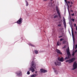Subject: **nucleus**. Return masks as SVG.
Listing matches in <instances>:
<instances>
[{
  "instance_id": "34",
  "label": "nucleus",
  "mask_w": 77,
  "mask_h": 77,
  "mask_svg": "<svg viewBox=\"0 0 77 77\" xmlns=\"http://www.w3.org/2000/svg\"><path fill=\"white\" fill-rule=\"evenodd\" d=\"M70 11H71V12H73V10H71Z\"/></svg>"
},
{
  "instance_id": "33",
  "label": "nucleus",
  "mask_w": 77,
  "mask_h": 77,
  "mask_svg": "<svg viewBox=\"0 0 77 77\" xmlns=\"http://www.w3.org/2000/svg\"><path fill=\"white\" fill-rule=\"evenodd\" d=\"M62 37V36H59V38H61V37Z\"/></svg>"
},
{
  "instance_id": "40",
  "label": "nucleus",
  "mask_w": 77,
  "mask_h": 77,
  "mask_svg": "<svg viewBox=\"0 0 77 77\" xmlns=\"http://www.w3.org/2000/svg\"><path fill=\"white\" fill-rule=\"evenodd\" d=\"M72 5H70V7H71Z\"/></svg>"
},
{
  "instance_id": "38",
  "label": "nucleus",
  "mask_w": 77,
  "mask_h": 77,
  "mask_svg": "<svg viewBox=\"0 0 77 77\" xmlns=\"http://www.w3.org/2000/svg\"><path fill=\"white\" fill-rule=\"evenodd\" d=\"M71 3H72V2H71Z\"/></svg>"
},
{
  "instance_id": "24",
  "label": "nucleus",
  "mask_w": 77,
  "mask_h": 77,
  "mask_svg": "<svg viewBox=\"0 0 77 77\" xmlns=\"http://www.w3.org/2000/svg\"><path fill=\"white\" fill-rule=\"evenodd\" d=\"M74 54H75V52H73L72 54V56H74Z\"/></svg>"
},
{
  "instance_id": "28",
  "label": "nucleus",
  "mask_w": 77,
  "mask_h": 77,
  "mask_svg": "<svg viewBox=\"0 0 77 77\" xmlns=\"http://www.w3.org/2000/svg\"><path fill=\"white\" fill-rule=\"evenodd\" d=\"M77 45H76L75 46V49H77Z\"/></svg>"
},
{
  "instance_id": "8",
  "label": "nucleus",
  "mask_w": 77,
  "mask_h": 77,
  "mask_svg": "<svg viewBox=\"0 0 77 77\" xmlns=\"http://www.w3.org/2000/svg\"><path fill=\"white\" fill-rule=\"evenodd\" d=\"M63 19L64 26L65 27V28L66 29V22L65 21V17H63Z\"/></svg>"
},
{
  "instance_id": "41",
  "label": "nucleus",
  "mask_w": 77,
  "mask_h": 77,
  "mask_svg": "<svg viewBox=\"0 0 77 77\" xmlns=\"http://www.w3.org/2000/svg\"><path fill=\"white\" fill-rule=\"evenodd\" d=\"M53 0H51V1H52Z\"/></svg>"
},
{
  "instance_id": "3",
  "label": "nucleus",
  "mask_w": 77,
  "mask_h": 77,
  "mask_svg": "<svg viewBox=\"0 0 77 77\" xmlns=\"http://www.w3.org/2000/svg\"><path fill=\"white\" fill-rule=\"evenodd\" d=\"M75 60V58H72L71 59L66 60V62H69V63H72V62H74Z\"/></svg>"
},
{
  "instance_id": "17",
  "label": "nucleus",
  "mask_w": 77,
  "mask_h": 77,
  "mask_svg": "<svg viewBox=\"0 0 77 77\" xmlns=\"http://www.w3.org/2000/svg\"><path fill=\"white\" fill-rule=\"evenodd\" d=\"M36 76V74H34L32 75L31 76V77H35Z\"/></svg>"
},
{
  "instance_id": "35",
  "label": "nucleus",
  "mask_w": 77,
  "mask_h": 77,
  "mask_svg": "<svg viewBox=\"0 0 77 77\" xmlns=\"http://www.w3.org/2000/svg\"><path fill=\"white\" fill-rule=\"evenodd\" d=\"M75 33L76 34H77V32H76V31H75Z\"/></svg>"
},
{
  "instance_id": "4",
  "label": "nucleus",
  "mask_w": 77,
  "mask_h": 77,
  "mask_svg": "<svg viewBox=\"0 0 77 77\" xmlns=\"http://www.w3.org/2000/svg\"><path fill=\"white\" fill-rule=\"evenodd\" d=\"M73 68L72 69V70H74V69H75L77 68V64L76 62H74L73 65Z\"/></svg>"
},
{
  "instance_id": "22",
  "label": "nucleus",
  "mask_w": 77,
  "mask_h": 77,
  "mask_svg": "<svg viewBox=\"0 0 77 77\" xmlns=\"http://www.w3.org/2000/svg\"><path fill=\"white\" fill-rule=\"evenodd\" d=\"M64 40V38H61L60 40V41H63Z\"/></svg>"
},
{
  "instance_id": "23",
  "label": "nucleus",
  "mask_w": 77,
  "mask_h": 77,
  "mask_svg": "<svg viewBox=\"0 0 77 77\" xmlns=\"http://www.w3.org/2000/svg\"><path fill=\"white\" fill-rule=\"evenodd\" d=\"M26 6H27L29 5V4L28 3V2H27V1H26Z\"/></svg>"
},
{
  "instance_id": "15",
  "label": "nucleus",
  "mask_w": 77,
  "mask_h": 77,
  "mask_svg": "<svg viewBox=\"0 0 77 77\" xmlns=\"http://www.w3.org/2000/svg\"><path fill=\"white\" fill-rule=\"evenodd\" d=\"M57 46H59V45H61V43H60V42H58L57 43Z\"/></svg>"
},
{
  "instance_id": "16",
  "label": "nucleus",
  "mask_w": 77,
  "mask_h": 77,
  "mask_svg": "<svg viewBox=\"0 0 77 77\" xmlns=\"http://www.w3.org/2000/svg\"><path fill=\"white\" fill-rule=\"evenodd\" d=\"M72 36L73 37V38H74V33L73 32V30H72Z\"/></svg>"
},
{
  "instance_id": "36",
  "label": "nucleus",
  "mask_w": 77,
  "mask_h": 77,
  "mask_svg": "<svg viewBox=\"0 0 77 77\" xmlns=\"http://www.w3.org/2000/svg\"><path fill=\"white\" fill-rule=\"evenodd\" d=\"M47 0H44V1L45 2V1H47Z\"/></svg>"
},
{
  "instance_id": "2",
  "label": "nucleus",
  "mask_w": 77,
  "mask_h": 77,
  "mask_svg": "<svg viewBox=\"0 0 77 77\" xmlns=\"http://www.w3.org/2000/svg\"><path fill=\"white\" fill-rule=\"evenodd\" d=\"M66 52L68 55V57H66L65 58V60L69 59V56H71L70 52H69V47H68V49L66 50Z\"/></svg>"
},
{
  "instance_id": "6",
  "label": "nucleus",
  "mask_w": 77,
  "mask_h": 77,
  "mask_svg": "<svg viewBox=\"0 0 77 77\" xmlns=\"http://www.w3.org/2000/svg\"><path fill=\"white\" fill-rule=\"evenodd\" d=\"M56 10L57 11V14L59 16L60 18H61V16L60 15V12H59V8H58V7H56Z\"/></svg>"
},
{
  "instance_id": "20",
  "label": "nucleus",
  "mask_w": 77,
  "mask_h": 77,
  "mask_svg": "<svg viewBox=\"0 0 77 77\" xmlns=\"http://www.w3.org/2000/svg\"><path fill=\"white\" fill-rule=\"evenodd\" d=\"M57 17H58V15H55L54 17V18H57Z\"/></svg>"
},
{
  "instance_id": "7",
  "label": "nucleus",
  "mask_w": 77,
  "mask_h": 77,
  "mask_svg": "<svg viewBox=\"0 0 77 77\" xmlns=\"http://www.w3.org/2000/svg\"><path fill=\"white\" fill-rule=\"evenodd\" d=\"M57 60H58L60 61V62H63V61H64V59L63 57H61V58L59 57L58 58Z\"/></svg>"
},
{
  "instance_id": "14",
  "label": "nucleus",
  "mask_w": 77,
  "mask_h": 77,
  "mask_svg": "<svg viewBox=\"0 0 77 77\" xmlns=\"http://www.w3.org/2000/svg\"><path fill=\"white\" fill-rule=\"evenodd\" d=\"M53 69L54 70V72H56V74H58L57 73V70H56V69L54 68H53Z\"/></svg>"
},
{
  "instance_id": "10",
  "label": "nucleus",
  "mask_w": 77,
  "mask_h": 77,
  "mask_svg": "<svg viewBox=\"0 0 77 77\" xmlns=\"http://www.w3.org/2000/svg\"><path fill=\"white\" fill-rule=\"evenodd\" d=\"M65 2L67 4V6L68 9L69 8V5H68V4H69L70 3V2L69 1H67V0H64Z\"/></svg>"
},
{
  "instance_id": "1",
  "label": "nucleus",
  "mask_w": 77,
  "mask_h": 77,
  "mask_svg": "<svg viewBox=\"0 0 77 77\" xmlns=\"http://www.w3.org/2000/svg\"><path fill=\"white\" fill-rule=\"evenodd\" d=\"M31 65L32 67L29 68V71H31L32 72H35L34 68L35 69L36 68V63L34 61H32L31 62Z\"/></svg>"
},
{
  "instance_id": "13",
  "label": "nucleus",
  "mask_w": 77,
  "mask_h": 77,
  "mask_svg": "<svg viewBox=\"0 0 77 77\" xmlns=\"http://www.w3.org/2000/svg\"><path fill=\"white\" fill-rule=\"evenodd\" d=\"M40 71L41 72H47V71L46 70L43 69H41Z\"/></svg>"
},
{
  "instance_id": "30",
  "label": "nucleus",
  "mask_w": 77,
  "mask_h": 77,
  "mask_svg": "<svg viewBox=\"0 0 77 77\" xmlns=\"http://www.w3.org/2000/svg\"><path fill=\"white\" fill-rule=\"evenodd\" d=\"M74 26L75 27H76V24H74Z\"/></svg>"
},
{
  "instance_id": "29",
  "label": "nucleus",
  "mask_w": 77,
  "mask_h": 77,
  "mask_svg": "<svg viewBox=\"0 0 77 77\" xmlns=\"http://www.w3.org/2000/svg\"><path fill=\"white\" fill-rule=\"evenodd\" d=\"M71 15H72V16H74V14H71Z\"/></svg>"
},
{
  "instance_id": "9",
  "label": "nucleus",
  "mask_w": 77,
  "mask_h": 77,
  "mask_svg": "<svg viewBox=\"0 0 77 77\" xmlns=\"http://www.w3.org/2000/svg\"><path fill=\"white\" fill-rule=\"evenodd\" d=\"M17 74L18 76H21L22 75V73L21 71H19L17 73Z\"/></svg>"
},
{
  "instance_id": "19",
  "label": "nucleus",
  "mask_w": 77,
  "mask_h": 77,
  "mask_svg": "<svg viewBox=\"0 0 77 77\" xmlns=\"http://www.w3.org/2000/svg\"><path fill=\"white\" fill-rule=\"evenodd\" d=\"M29 45H30V46H31V47H35V45H33L32 44H29Z\"/></svg>"
},
{
  "instance_id": "26",
  "label": "nucleus",
  "mask_w": 77,
  "mask_h": 77,
  "mask_svg": "<svg viewBox=\"0 0 77 77\" xmlns=\"http://www.w3.org/2000/svg\"><path fill=\"white\" fill-rule=\"evenodd\" d=\"M27 74L29 75L30 74V72L29 71H28L27 72Z\"/></svg>"
},
{
  "instance_id": "11",
  "label": "nucleus",
  "mask_w": 77,
  "mask_h": 77,
  "mask_svg": "<svg viewBox=\"0 0 77 77\" xmlns=\"http://www.w3.org/2000/svg\"><path fill=\"white\" fill-rule=\"evenodd\" d=\"M56 51L57 52L58 54H60L62 55V53L60 50L58 49H57L56 50Z\"/></svg>"
},
{
  "instance_id": "27",
  "label": "nucleus",
  "mask_w": 77,
  "mask_h": 77,
  "mask_svg": "<svg viewBox=\"0 0 77 77\" xmlns=\"http://www.w3.org/2000/svg\"><path fill=\"white\" fill-rule=\"evenodd\" d=\"M58 26H59V27H60V26H61V24H58Z\"/></svg>"
},
{
  "instance_id": "32",
  "label": "nucleus",
  "mask_w": 77,
  "mask_h": 77,
  "mask_svg": "<svg viewBox=\"0 0 77 77\" xmlns=\"http://www.w3.org/2000/svg\"><path fill=\"white\" fill-rule=\"evenodd\" d=\"M76 30H77V26H76Z\"/></svg>"
},
{
  "instance_id": "21",
  "label": "nucleus",
  "mask_w": 77,
  "mask_h": 77,
  "mask_svg": "<svg viewBox=\"0 0 77 77\" xmlns=\"http://www.w3.org/2000/svg\"><path fill=\"white\" fill-rule=\"evenodd\" d=\"M66 41H64L63 42V44H65V43H66Z\"/></svg>"
},
{
  "instance_id": "18",
  "label": "nucleus",
  "mask_w": 77,
  "mask_h": 77,
  "mask_svg": "<svg viewBox=\"0 0 77 77\" xmlns=\"http://www.w3.org/2000/svg\"><path fill=\"white\" fill-rule=\"evenodd\" d=\"M34 52L35 54H38V51L36 50H34Z\"/></svg>"
},
{
  "instance_id": "12",
  "label": "nucleus",
  "mask_w": 77,
  "mask_h": 77,
  "mask_svg": "<svg viewBox=\"0 0 77 77\" xmlns=\"http://www.w3.org/2000/svg\"><path fill=\"white\" fill-rule=\"evenodd\" d=\"M55 64L56 65L60 66V65H61V62H57V64L55 62Z\"/></svg>"
},
{
  "instance_id": "5",
  "label": "nucleus",
  "mask_w": 77,
  "mask_h": 77,
  "mask_svg": "<svg viewBox=\"0 0 77 77\" xmlns=\"http://www.w3.org/2000/svg\"><path fill=\"white\" fill-rule=\"evenodd\" d=\"M23 22V18H20L19 19L17 22V24H21Z\"/></svg>"
},
{
  "instance_id": "25",
  "label": "nucleus",
  "mask_w": 77,
  "mask_h": 77,
  "mask_svg": "<svg viewBox=\"0 0 77 77\" xmlns=\"http://www.w3.org/2000/svg\"><path fill=\"white\" fill-rule=\"evenodd\" d=\"M72 21H73V22H74V20H74V19L72 18Z\"/></svg>"
},
{
  "instance_id": "31",
  "label": "nucleus",
  "mask_w": 77,
  "mask_h": 77,
  "mask_svg": "<svg viewBox=\"0 0 77 77\" xmlns=\"http://www.w3.org/2000/svg\"><path fill=\"white\" fill-rule=\"evenodd\" d=\"M75 13L76 14H77V11H75Z\"/></svg>"
},
{
  "instance_id": "39",
  "label": "nucleus",
  "mask_w": 77,
  "mask_h": 77,
  "mask_svg": "<svg viewBox=\"0 0 77 77\" xmlns=\"http://www.w3.org/2000/svg\"><path fill=\"white\" fill-rule=\"evenodd\" d=\"M65 47H66V46H65L64 47V48H65Z\"/></svg>"
},
{
  "instance_id": "37",
  "label": "nucleus",
  "mask_w": 77,
  "mask_h": 77,
  "mask_svg": "<svg viewBox=\"0 0 77 77\" xmlns=\"http://www.w3.org/2000/svg\"><path fill=\"white\" fill-rule=\"evenodd\" d=\"M35 73H37V71H35Z\"/></svg>"
}]
</instances>
